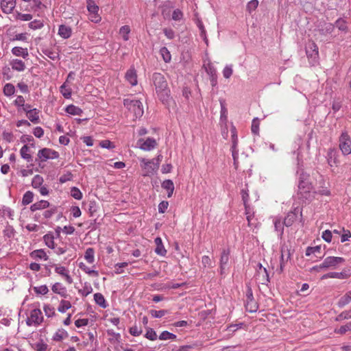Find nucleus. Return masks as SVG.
Returning a JSON list of instances; mask_svg holds the SVG:
<instances>
[{
	"mask_svg": "<svg viewBox=\"0 0 351 351\" xmlns=\"http://www.w3.org/2000/svg\"><path fill=\"white\" fill-rule=\"evenodd\" d=\"M153 80L158 95L162 101H167L169 95V90L165 77L156 73L154 74Z\"/></svg>",
	"mask_w": 351,
	"mask_h": 351,
	"instance_id": "obj_1",
	"label": "nucleus"
},
{
	"mask_svg": "<svg viewBox=\"0 0 351 351\" xmlns=\"http://www.w3.org/2000/svg\"><path fill=\"white\" fill-rule=\"evenodd\" d=\"M345 262V259L342 257L338 256H328L324 261L319 265L314 266L312 270L320 271L321 270L332 269H335L339 265Z\"/></svg>",
	"mask_w": 351,
	"mask_h": 351,
	"instance_id": "obj_2",
	"label": "nucleus"
},
{
	"mask_svg": "<svg viewBox=\"0 0 351 351\" xmlns=\"http://www.w3.org/2000/svg\"><path fill=\"white\" fill-rule=\"evenodd\" d=\"M123 104L127 109L133 113L135 119L140 118L144 113L143 104L138 99H125Z\"/></svg>",
	"mask_w": 351,
	"mask_h": 351,
	"instance_id": "obj_3",
	"label": "nucleus"
},
{
	"mask_svg": "<svg viewBox=\"0 0 351 351\" xmlns=\"http://www.w3.org/2000/svg\"><path fill=\"white\" fill-rule=\"evenodd\" d=\"M305 49L309 63L312 66L316 65L319 62V51L317 45L313 41L309 40L306 43Z\"/></svg>",
	"mask_w": 351,
	"mask_h": 351,
	"instance_id": "obj_4",
	"label": "nucleus"
},
{
	"mask_svg": "<svg viewBox=\"0 0 351 351\" xmlns=\"http://www.w3.org/2000/svg\"><path fill=\"white\" fill-rule=\"evenodd\" d=\"M43 321V316L40 308H36L30 311L26 319V324L29 326H38Z\"/></svg>",
	"mask_w": 351,
	"mask_h": 351,
	"instance_id": "obj_5",
	"label": "nucleus"
},
{
	"mask_svg": "<svg viewBox=\"0 0 351 351\" xmlns=\"http://www.w3.org/2000/svg\"><path fill=\"white\" fill-rule=\"evenodd\" d=\"M339 147L345 156L351 154V138L347 132H343L339 138Z\"/></svg>",
	"mask_w": 351,
	"mask_h": 351,
	"instance_id": "obj_6",
	"label": "nucleus"
},
{
	"mask_svg": "<svg viewBox=\"0 0 351 351\" xmlns=\"http://www.w3.org/2000/svg\"><path fill=\"white\" fill-rule=\"evenodd\" d=\"M58 157V152L49 148H43L38 152L36 160L43 162L49 159H56Z\"/></svg>",
	"mask_w": 351,
	"mask_h": 351,
	"instance_id": "obj_7",
	"label": "nucleus"
},
{
	"mask_svg": "<svg viewBox=\"0 0 351 351\" xmlns=\"http://www.w3.org/2000/svg\"><path fill=\"white\" fill-rule=\"evenodd\" d=\"M140 161L141 167L144 170V176H150L154 174L159 168L157 166V163H154L152 160H149L145 158H141Z\"/></svg>",
	"mask_w": 351,
	"mask_h": 351,
	"instance_id": "obj_8",
	"label": "nucleus"
},
{
	"mask_svg": "<svg viewBox=\"0 0 351 351\" xmlns=\"http://www.w3.org/2000/svg\"><path fill=\"white\" fill-rule=\"evenodd\" d=\"M312 189L311 184L303 176H301L298 185L299 192L301 195L304 198L308 199L310 197V193Z\"/></svg>",
	"mask_w": 351,
	"mask_h": 351,
	"instance_id": "obj_9",
	"label": "nucleus"
},
{
	"mask_svg": "<svg viewBox=\"0 0 351 351\" xmlns=\"http://www.w3.org/2000/svg\"><path fill=\"white\" fill-rule=\"evenodd\" d=\"M351 276V267L345 269L341 272H330L322 276V279L338 278L346 279Z\"/></svg>",
	"mask_w": 351,
	"mask_h": 351,
	"instance_id": "obj_10",
	"label": "nucleus"
},
{
	"mask_svg": "<svg viewBox=\"0 0 351 351\" xmlns=\"http://www.w3.org/2000/svg\"><path fill=\"white\" fill-rule=\"evenodd\" d=\"M138 145L140 149L144 151H150L154 149L157 145L156 140L154 138H147L145 140L139 139Z\"/></svg>",
	"mask_w": 351,
	"mask_h": 351,
	"instance_id": "obj_11",
	"label": "nucleus"
},
{
	"mask_svg": "<svg viewBox=\"0 0 351 351\" xmlns=\"http://www.w3.org/2000/svg\"><path fill=\"white\" fill-rule=\"evenodd\" d=\"M54 267L56 273L63 277L68 284H71L73 282V279L70 276L69 271L67 268L58 265H54Z\"/></svg>",
	"mask_w": 351,
	"mask_h": 351,
	"instance_id": "obj_12",
	"label": "nucleus"
},
{
	"mask_svg": "<svg viewBox=\"0 0 351 351\" xmlns=\"http://www.w3.org/2000/svg\"><path fill=\"white\" fill-rule=\"evenodd\" d=\"M125 78L132 86H136L138 84L136 71L134 66H131L127 71Z\"/></svg>",
	"mask_w": 351,
	"mask_h": 351,
	"instance_id": "obj_13",
	"label": "nucleus"
},
{
	"mask_svg": "<svg viewBox=\"0 0 351 351\" xmlns=\"http://www.w3.org/2000/svg\"><path fill=\"white\" fill-rule=\"evenodd\" d=\"M16 6V0H1V8L5 14L11 13Z\"/></svg>",
	"mask_w": 351,
	"mask_h": 351,
	"instance_id": "obj_14",
	"label": "nucleus"
},
{
	"mask_svg": "<svg viewBox=\"0 0 351 351\" xmlns=\"http://www.w3.org/2000/svg\"><path fill=\"white\" fill-rule=\"evenodd\" d=\"M291 258V252L288 249L282 248L281 256H280V264L279 268V272L282 273L284 270L285 263Z\"/></svg>",
	"mask_w": 351,
	"mask_h": 351,
	"instance_id": "obj_15",
	"label": "nucleus"
},
{
	"mask_svg": "<svg viewBox=\"0 0 351 351\" xmlns=\"http://www.w3.org/2000/svg\"><path fill=\"white\" fill-rule=\"evenodd\" d=\"M51 290L54 293L60 295L62 298H66L67 290L66 288L60 282H56L51 287Z\"/></svg>",
	"mask_w": 351,
	"mask_h": 351,
	"instance_id": "obj_16",
	"label": "nucleus"
},
{
	"mask_svg": "<svg viewBox=\"0 0 351 351\" xmlns=\"http://www.w3.org/2000/svg\"><path fill=\"white\" fill-rule=\"evenodd\" d=\"M299 213H302L298 208H295L293 211L289 213L284 219L285 226L287 227L292 226L293 222L296 220Z\"/></svg>",
	"mask_w": 351,
	"mask_h": 351,
	"instance_id": "obj_17",
	"label": "nucleus"
},
{
	"mask_svg": "<svg viewBox=\"0 0 351 351\" xmlns=\"http://www.w3.org/2000/svg\"><path fill=\"white\" fill-rule=\"evenodd\" d=\"M275 231L277 232L280 237H282L284 232V221H282L280 218L275 217L273 219Z\"/></svg>",
	"mask_w": 351,
	"mask_h": 351,
	"instance_id": "obj_18",
	"label": "nucleus"
},
{
	"mask_svg": "<svg viewBox=\"0 0 351 351\" xmlns=\"http://www.w3.org/2000/svg\"><path fill=\"white\" fill-rule=\"evenodd\" d=\"M230 252L228 250H223L220 258V273L223 274L225 267L229 261Z\"/></svg>",
	"mask_w": 351,
	"mask_h": 351,
	"instance_id": "obj_19",
	"label": "nucleus"
},
{
	"mask_svg": "<svg viewBox=\"0 0 351 351\" xmlns=\"http://www.w3.org/2000/svg\"><path fill=\"white\" fill-rule=\"evenodd\" d=\"M10 65L12 69L14 71L21 72L25 71V62L19 59H13L10 62Z\"/></svg>",
	"mask_w": 351,
	"mask_h": 351,
	"instance_id": "obj_20",
	"label": "nucleus"
},
{
	"mask_svg": "<svg viewBox=\"0 0 351 351\" xmlns=\"http://www.w3.org/2000/svg\"><path fill=\"white\" fill-rule=\"evenodd\" d=\"M12 53L18 57H22L24 59H27L29 56L28 50L27 48H23L21 47H14L11 50Z\"/></svg>",
	"mask_w": 351,
	"mask_h": 351,
	"instance_id": "obj_21",
	"label": "nucleus"
},
{
	"mask_svg": "<svg viewBox=\"0 0 351 351\" xmlns=\"http://www.w3.org/2000/svg\"><path fill=\"white\" fill-rule=\"evenodd\" d=\"M155 244L156 245V247L155 249V252L160 255L162 256H164L167 254V250H165L162 241L160 237H156L154 240Z\"/></svg>",
	"mask_w": 351,
	"mask_h": 351,
	"instance_id": "obj_22",
	"label": "nucleus"
},
{
	"mask_svg": "<svg viewBox=\"0 0 351 351\" xmlns=\"http://www.w3.org/2000/svg\"><path fill=\"white\" fill-rule=\"evenodd\" d=\"M72 33V29L70 27L60 25L58 29V35L61 36L62 38L66 39L71 37Z\"/></svg>",
	"mask_w": 351,
	"mask_h": 351,
	"instance_id": "obj_23",
	"label": "nucleus"
},
{
	"mask_svg": "<svg viewBox=\"0 0 351 351\" xmlns=\"http://www.w3.org/2000/svg\"><path fill=\"white\" fill-rule=\"evenodd\" d=\"M30 256L34 259H40L44 261H47L49 258V256H47L45 250L43 249L35 250L32 251L30 253Z\"/></svg>",
	"mask_w": 351,
	"mask_h": 351,
	"instance_id": "obj_24",
	"label": "nucleus"
},
{
	"mask_svg": "<svg viewBox=\"0 0 351 351\" xmlns=\"http://www.w3.org/2000/svg\"><path fill=\"white\" fill-rule=\"evenodd\" d=\"M49 206H50V204L48 201L40 200L39 202H37L33 204L30 207V210L34 212L36 210L47 208L49 207Z\"/></svg>",
	"mask_w": 351,
	"mask_h": 351,
	"instance_id": "obj_25",
	"label": "nucleus"
},
{
	"mask_svg": "<svg viewBox=\"0 0 351 351\" xmlns=\"http://www.w3.org/2000/svg\"><path fill=\"white\" fill-rule=\"evenodd\" d=\"M20 154L22 158L25 159L27 162H32L33 158L30 154L29 147L25 145L20 149Z\"/></svg>",
	"mask_w": 351,
	"mask_h": 351,
	"instance_id": "obj_26",
	"label": "nucleus"
},
{
	"mask_svg": "<svg viewBox=\"0 0 351 351\" xmlns=\"http://www.w3.org/2000/svg\"><path fill=\"white\" fill-rule=\"evenodd\" d=\"M162 187L168 192V197H171L174 191V184L171 180H165L162 183Z\"/></svg>",
	"mask_w": 351,
	"mask_h": 351,
	"instance_id": "obj_27",
	"label": "nucleus"
},
{
	"mask_svg": "<svg viewBox=\"0 0 351 351\" xmlns=\"http://www.w3.org/2000/svg\"><path fill=\"white\" fill-rule=\"evenodd\" d=\"M351 302V291L343 295L338 301L337 305L342 308Z\"/></svg>",
	"mask_w": 351,
	"mask_h": 351,
	"instance_id": "obj_28",
	"label": "nucleus"
},
{
	"mask_svg": "<svg viewBox=\"0 0 351 351\" xmlns=\"http://www.w3.org/2000/svg\"><path fill=\"white\" fill-rule=\"evenodd\" d=\"M43 240L45 241V243L46 244V245L48 247H49L51 249H54L55 248L54 237H53V234L52 233L46 234L43 237Z\"/></svg>",
	"mask_w": 351,
	"mask_h": 351,
	"instance_id": "obj_29",
	"label": "nucleus"
},
{
	"mask_svg": "<svg viewBox=\"0 0 351 351\" xmlns=\"http://www.w3.org/2000/svg\"><path fill=\"white\" fill-rule=\"evenodd\" d=\"M68 336V332L64 329L58 330L53 336V340L60 341Z\"/></svg>",
	"mask_w": 351,
	"mask_h": 351,
	"instance_id": "obj_30",
	"label": "nucleus"
},
{
	"mask_svg": "<svg viewBox=\"0 0 351 351\" xmlns=\"http://www.w3.org/2000/svg\"><path fill=\"white\" fill-rule=\"evenodd\" d=\"M327 160L328 165L330 167H332L334 165H336L337 163V157H336V152L334 149H330L328 152L327 155Z\"/></svg>",
	"mask_w": 351,
	"mask_h": 351,
	"instance_id": "obj_31",
	"label": "nucleus"
},
{
	"mask_svg": "<svg viewBox=\"0 0 351 351\" xmlns=\"http://www.w3.org/2000/svg\"><path fill=\"white\" fill-rule=\"evenodd\" d=\"M84 258L88 263H93L95 261V251L93 248L88 247L86 250Z\"/></svg>",
	"mask_w": 351,
	"mask_h": 351,
	"instance_id": "obj_32",
	"label": "nucleus"
},
{
	"mask_svg": "<svg viewBox=\"0 0 351 351\" xmlns=\"http://www.w3.org/2000/svg\"><path fill=\"white\" fill-rule=\"evenodd\" d=\"M71 308V304L69 301L65 300H62L60 302V304L58 307V311L60 313H64Z\"/></svg>",
	"mask_w": 351,
	"mask_h": 351,
	"instance_id": "obj_33",
	"label": "nucleus"
},
{
	"mask_svg": "<svg viewBox=\"0 0 351 351\" xmlns=\"http://www.w3.org/2000/svg\"><path fill=\"white\" fill-rule=\"evenodd\" d=\"M3 93L7 97H11L14 95L15 93V87L11 83H7L3 86Z\"/></svg>",
	"mask_w": 351,
	"mask_h": 351,
	"instance_id": "obj_34",
	"label": "nucleus"
},
{
	"mask_svg": "<svg viewBox=\"0 0 351 351\" xmlns=\"http://www.w3.org/2000/svg\"><path fill=\"white\" fill-rule=\"evenodd\" d=\"M28 119L34 123L39 122V112L37 109H32L30 112L27 114Z\"/></svg>",
	"mask_w": 351,
	"mask_h": 351,
	"instance_id": "obj_35",
	"label": "nucleus"
},
{
	"mask_svg": "<svg viewBox=\"0 0 351 351\" xmlns=\"http://www.w3.org/2000/svg\"><path fill=\"white\" fill-rule=\"evenodd\" d=\"M94 300L96 304L100 306L102 308H106L107 306V304L104 295L101 293H97L94 295Z\"/></svg>",
	"mask_w": 351,
	"mask_h": 351,
	"instance_id": "obj_36",
	"label": "nucleus"
},
{
	"mask_svg": "<svg viewBox=\"0 0 351 351\" xmlns=\"http://www.w3.org/2000/svg\"><path fill=\"white\" fill-rule=\"evenodd\" d=\"M93 292V288L90 283L85 282L81 289L79 290V293L83 296H87Z\"/></svg>",
	"mask_w": 351,
	"mask_h": 351,
	"instance_id": "obj_37",
	"label": "nucleus"
},
{
	"mask_svg": "<svg viewBox=\"0 0 351 351\" xmlns=\"http://www.w3.org/2000/svg\"><path fill=\"white\" fill-rule=\"evenodd\" d=\"M66 112L72 115H80L82 113V110L74 105L68 106L66 108Z\"/></svg>",
	"mask_w": 351,
	"mask_h": 351,
	"instance_id": "obj_38",
	"label": "nucleus"
},
{
	"mask_svg": "<svg viewBox=\"0 0 351 351\" xmlns=\"http://www.w3.org/2000/svg\"><path fill=\"white\" fill-rule=\"evenodd\" d=\"M60 91L66 99H69L71 96V89L66 86V82L60 86Z\"/></svg>",
	"mask_w": 351,
	"mask_h": 351,
	"instance_id": "obj_39",
	"label": "nucleus"
},
{
	"mask_svg": "<svg viewBox=\"0 0 351 351\" xmlns=\"http://www.w3.org/2000/svg\"><path fill=\"white\" fill-rule=\"evenodd\" d=\"M80 268L84 271L85 273L97 277L99 276V272L94 269H90L89 267H88L84 263H80L79 265Z\"/></svg>",
	"mask_w": 351,
	"mask_h": 351,
	"instance_id": "obj_40",
	"label": "nucleus"
},
{
	"mask_svg": "<svg viewBox=\"0 0 351 351\" xmlns=\"http://www.w3.org/2000/svg\"><path fill=\"white\" fill-rule=\"evenodd\" d=\"M44 182L43 178L40 175H36L32 181V186L34 189H37L38 187L42 186Z\"/></svg>",
	"mask_w": 351,
	"mask_h": 351,
	"instance_id": "obj_41",
	"label": "nucleus"
},
{
	"mask_svg": "<svg viewBox=\"0 0 351 351\" xmlns=\"http://www.w3.org/2000/svg\"><path fill=\"white\" fill-rule=\"evenodd\" d=\"M160 53L165 62H169L171 60V56L167 47H163L160 49Z\"/></svg>",
	"mask_w": 351,
	"mask_h": 351,
	"instance_id": "obj_42",
	"label": "nucleus"
},
{
	"mask_svg": "<svg viewBox=\"0 0 351 351\" xmlns=\"http://www.w3.org/2000/svg\"><path fill=\"white\" fill-rule=\"evenodd\" d=\"M86 4L87 10L89 13L94 14L95 12H98L99 7L93 0H86Z\"/></svg>",
	"mask_w": 351,
	"mask_h": 351,
	"instance_id": "obj_43",
	"label": "nucleus"
},
{
	"mask_svg": "<svg viewBox=\"0 0 351 351\" xmlns=\"http://www.w3.org/2000/svg\"><path fill=\"white\" fill-rule=\"evenodd\" d=\"M43 311L47 317H52L56 315L55 308L50 304H44Z\"/></svg>",
	"mask_w": 351,
	"mask_h": 351,
	"instance_id": "obj_44",
	"label": "nucleus"
},
{
	"mask_svg": "<svg viewBox=\"0 0 351 351\" xmlns=\"http://www.w3.org/2000/svg\"><path fill=\"white\" fill-rule=\"evenodd\" d=\"M34 291L36 295H46L49 292V289L47 285H40L38 287H34L33 288Z\"/></svg>",
	"mask_w": 351,
	"mask_h": 351,
	"instance_id": "obj_45",
	"label": "nucleus"
},
{
	"mask_svg": "<svg viewBox=\"0 0 351 351\" xmlns=\"http://www.w3.org/2000/svg\"><path fill=\"white\" fill-rule=\"evenodd\" d=\"M176 339V335L167 330L162 332L159 335V339L160 340H175Z\"/></svg>",
	"mask_w": 351,
	"mask_h": 351,
	"instance_id": "obj_46",
	"label": "nucleus"
},
{
	"mask_svg": "<svg viewBox=\"0 0 351 351\" xmlns=\"http://www.w3.org/2000/svg\"><path fill=\"white\" fill-rule=\"evenodd\" d=\"M130 33V28L128 25L122 26L119 29V34L123 37L125 41L129 40V34Z\"/></svg>",
	"mask_w": 351,
	"mask_h": 351,
	"instance_id": "obj_47",
	"label": "nucleus"
},
{
	"mask_svg": "<svg viewBox=\"0 0 351 351\" xmlns=\"http://www.w3.org/2000/svg\"><path fill=\"white\" fill-rule=\"evenodd\" d=\"M34 199V193L31 191H27L23 197L22 204L23 205H27L30 204Z\"/></svg>",
	"mask_w": 351,
	"mask_h": 351,
	"instance_id": "obj_48",
	"label": "nucleus"
},
{
	"mask_svg": "<svg viewBox=\"0 0 351 351\" xmlns=\"http://www.w3.org/2000/svg\"><path fill=\"white\" fill-rule=\"evenodd\" d=\"M335 27L338 28L340 31L346 32L348 29V27L346 25V23L344 20L341 19H337L335 23Z\"/></svg>",
	"mask_w": 351,
	"mask_h": 351,
	"instance_id": "obj_49",
	"label": "nucleus"
},
{
	"mask_svg": "<svg viewBox=\"0 0 351 351\" xmlns=\"http://www.w3.org/2000/svg\"><path fill=\"white\" fill-rule=\"evenodd\" d=\"M29 27L32 29L36 30L41 29L44 26V23L40 20H34L31 21L29 24Z\"/></svg>",
	"mask_w": 351,
	"mask_h": 351,
	"instance_id": "obj_50",
	"label": "nucleus"
},
{
	"mask_svg": "<svg viewBox=\"0 0 351 351\" xmlns=\"http://www.w3.org/2000/svg\"><path fill=\"white\" fill-rule=\"evenodd\" d=\"M220 105H221V111H220V119L222 121H226L227 120V114L228 110L227 108L225 106V104L223 101H220Z\"/></svg>",
	"mask_w": 351,
	"mask_h": 351,
	"instance_id": "obj_51",
	"label": "nucleus"
},
{
	"mask_svg": "<svg viewBox=\"0 0 351 351\" xmlns=\"http://www.w3.org/2000/svg\"><path fill=\"white\" fill-rule=\"evenodd\" d=\"M351 330V323H348L344 326H341L339 328H336L335 332L337 334L343 335L348 331Z\"/></svg>",
	"mask_w": 351,
	"mask_h": 351,
	"instance_id": "obj_52",
	"label": "nucleus"
},
{
	"mask_svg": "<svg viewBox=\"0 0 351 351\" xmlns=\"http://www.w3.org/2000/svg\"><path fill=\"white\" fill-rule=\"evenodd\" d=\"M71 195L75 199L80 200L82 198V193L77 187H72L71 189Z\"/></svg>",
	"mask_w": 351,
	"mask_h": 351,
	"instance_id": "obj_53",
	"label": "nucleus"
},
{
	"mask_svg": "<svg viewBox=\"0 0 351 351\" xmlns=\"http://www.w3.org/2000/svg\"><path fill=\"white\" fill-rule=\"evenodd\" d=\"M258 5V0H251L250 1H249L247 3L246 9L250 13H251L252 12L254 11L256 9Z\"/></svg>",
	"mask_w": 351,
	"mask_h": 351,
	"instance_id": "obj_54",
	"label": "nucleus"
},
{
	"mask_svg": "<svg viewBox=\"0 0 351 351\" xmlns=\"http://www.w3.org/2000/svg\"><path fill=\"white\" fill-rule=\"evenodd\" d=\"M33 16L30 14H22L18 12L16 19L23 21H29L32 19Z\"/></svg>",
	"mask_w": 351,
	"mask_h": 351,
	"instance_id": "obj_55",
	"label": "nucleus"
},
{
	"mask_svg": "<svg viewBox=\"0 0 351 351\" xmlns=\"http://www.w3.org/2000/svg\"><path fill=\"white\" fill-rule=\"evenodd\" d=\"M145 337L152 341H154L157 339V335L155 330L152 328H148L145 333Z\"/></svg>",
	"mask_w": 351,
	"mask_h": 351,
	"instance_id": "obj_56",
	"label": "nucleus"
},
{
	"mask_svg": "<svg viewBox=\"0 0 351 351\" xmlns=\"http://www.w3.org/2000/svg\"><path fill=\"white\" fill-rule=\"evenodd\" d=\"M1 215L3 217H8L10 219H13L14 211L11 208L5 207L2 209Z\"/></svg>",
	"mask_w": 351,
	"mask_h": 351,
	"instance_id": "obj_57",
	"label": "nucleus"
},
{
	"mask_svg": "<svg viewBox=\"0 0 351 351\" xmlns=\"http://www.w3.org/2000/svg\"><path fill=\"white\" fill-rule=\"evenodd\" d=\"M257 267L258 268V274H263V276L265 278V281L269 282V274L266 268L263 267L261 263H258L257 265Z\"/></svg>",
	"mask_w": 351,
	"mask_h": 351,
	"instance_id": "obj_58",
	"label": "nucleus"
},
{
	"mask_svg": "<svg viewBox=\"0 0 351 351\" xmlns=\"http://www.w3.org/2000/svg\"><path fill=\"white\" fill-rule=\"evenodd\" d=\"M233 70L231 65H227L223 70V75L225 78L228 79L232 75Z\"/></svg>",
	"mask_w": 351,
	"mask_h": 351,
	"instance_id": "obj_59",
	"label": "nucleus"
},
{
	"mask_svg": "<svg viewBox=\"0 0 351 351\" xmlns=\"http://www.w3.org/2000/svg\"><path fill=\"white\" fill-rule=\"evenodd\" d=\"M25 101L24 97L21 95H18L16 99L14 101V105L19 108L23 106L25 104Z\"/></svg>",
	"mask_w": 351,
	"mask_h": 351,
	"instance_id": "obj_60",
	"label": "nucleus"
},
{
	"mask_svg": "<svg viewBox=\"0 0 351 351\" xmlns=\"http://www.w3.org/2000/svg\"><path fill=\"white\" fill-rule=\"evenodd\" d=\"M183 17V13L180 9H176L172 14V19L174 21H180Z\"/></svg>",
	"mask_w": 351,
	"mask_h": 351,
	"instance_id": "obj_61",
	"label": "nucleus"
},
{
	"mask_svg": "<svg viewBox=\"0 0 351 351\" xmlns=\"http://www.w3.org/2000/svg\"><path fill=\"white\" fill-rule=\"evenodd\" d=\"M3 234H4V236H5L8 238H11V237H14V228L10 226H7L3 230Z\"/></svg>",
	"mask_w": 351,
	"mask_h": 351,
	"instance_id": "obj_62",
	"label": "nucleus"
},
{
	"mask_svg": "<svg viewBox=\"0 0 351 351\" xmlns=\"http://www.w3.org/2000/svg\"><path fill=\"white\" fill-rule=\"evenodd\" d=\"M44 53L53 60L58 59V53L56 51H52L49 49H46L44 51Z\"/></svg>",
	"mask_w": 351,
	"mask_h": 351,
	"instance_id": "obj_63",
	"label": "nucleus"
},
{
	"mask_svg": "<svg viewBox=\"0 0 351 351\" xmlns=\"http://www.w3.org/2000/svg\"><path fill=\"white\" fill-rule=\"evenodd\" d=\"M320 250L321 247L319 246L308 247L306 250L305 254L306 256H309L313 254L319 252Z\"/></svg>",
	"mask_w": 351,
	"mask_h": 351,
	"instance_id": "obj_64",
	"label": "nucleus"
}]
</instances>
